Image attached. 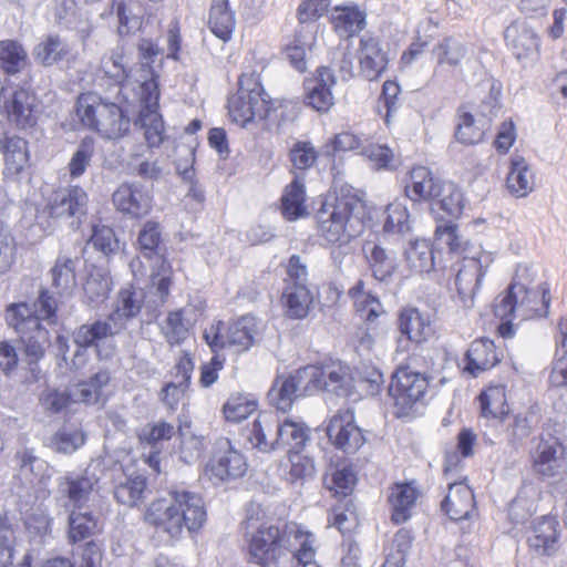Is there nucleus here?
<instances>
[{"label":"nucleus","instance_id":"nucleus-1","mask_svg":"<svg viewBox=\"0 0 567 567\" xmlns=\"http://www.w3.org/2000/svg\"><path fill=\"white\" fill-rule=\"evenodd\" d=\"M6 320L24 343L27 354L37 360L43 355L44 348L50 343L47 326L56 321V302L48 290H41L32 305H10L6 311Z\"/></svg>","mask_w":567,"mask_h":567},{"label":"nucleus","instance_id":"nucleus-2","mask_svg":"<svg viewBox=\"0 0 567 567\" xmlns=\"http://www.w3.org/2000/svg\"><path fill=\"white\" fill-rule=\"evenodd\" d=\"M146 520L172 538H178L184 529L196 532L202 528L206 522V508L198 494L175 487L169 491L168 498L150 505Z\"/></svg>","mask_w":567,"mask_h":567},{"label":"nucleus","instance_id":"nucleus-3","mask_svg":"<svg viewBox=\"0 0 567 567\" xmlns=\"http://www.w3.org/2000/svg\"><path fill=\"white\" fill-rule=\"evenodd\" d=\"M364 206L355 196L344 195L326 203L317 213L319 235L330 244L346 245L364 229Z\"/></svg>","mask_w":567,"mask_h":567},{"label":"nucleus","instance_id":"nucleus-4","mask_svg":"<svg viewBox=\"0 0 567 567\" xmlns=\"http://www.w3.org/2000/svg\"><path fill=\"white\" fill-rule=\"evenodd\" d=\"M76 115L85 127L110 140L124 136L130 128V118L125 111L93 92L79 96Z\"/></svg>","mask_w":567,"mask_h":567},{"label":"nucleus","instance_id":"nucleus-5","mask_svg":"<svg viewBox=\"0 0 567 567\" xmlns=\"http://www.w3.org/2000/svg\"><path fill=\"white\" fill-rule=\"evenodd\" d=\"M269 112L268 95L256 73L243 74L239 87L228 100V113L233 122L246 127L256 120H264Z\"/></svg>","mask_w":567,"mask_h":567},{"label":"nucleus","instance_id":"nucleus-6","mask_svg":"<svg viewBox=\"0 0 567 567\" xmlns=\"http://www.w3.org/2000/svg\"><path fill=\"white\" fill-rule=\"evenodd\" d=\"M547 292L543 286L525 289L518 285H511L507 292L496 299L494 313L499 319L512 316L523 321L546 316L549 307Z\"/></svg>","mask_w":567,"mask_h":567},{"label":"nucleus","instance_id":"nucleus-7","mask_svg":"<svg viewBox=\"0 0 567 567\" xmlns=\"http://www.w3.org/2000/svg\"><path fill=\"white\" fill-rule=\"evenodd\" d=\"M282 545L272 549L270 565L275 567H307L317 556V538L313 533L297 523L284 527Z\"/></svg>","mask_w":567,"mask_h":567},{"label":"nucleus","instance_id":"nucleus-8","mask_svg":"<svg viewBox=\"0 0 567 567\" xmlns=\"http://www.w3.org/2000/svg\"><path fill=\"white\" fill-rule=\"evenodd\" d=\"M141 62L136 68H130L127 78L124 79L122 87L136 92L141 106H158L159 90L157 73L152 63L159 54V48L151 40L143 39L138 43Z\"/></svg>","mask_w":567,"mask_h":567},{"label":"nucleus","instance_id":"nucleus-9","mask_svg":"<svg viewBox=\"0 0 567 567\" xmlns=\"http://www.w3.org/2000/svg\"><path fill=\"white\" fill-rule=\"evenodd\" d=\"M257 334V320L246 315L230 322L227 327L218 321L204 331V339L214 352L220 349L234 348L237 352L247 351Z\"/></svg>","mask_w":567,"mask_h":567},{"label":"nucleus","instance_id":"nucleus-10","mask_svg":"<svg viewBox=\"0 0 567 567\" xmlns=\"http://www.w3.org/2000/svg\"><path fill=\"white\" fill-rule=\"evenodd\" d=\"M247 471L245 456L227 439L215 443L214 452L204 467V476L214 484L241 477Z\"/></svg>","mask_w":567,"mask_h":567},{"label":"nucleus","instance_id":"nucleus-11","mask_svg":"<svg viewBox=\"0 0 567 567\" xmlns=\"http://www.w3.org/2000/svg\"><path fill=\"white\" fill-rule=\"evenodd\" d=\"M429 378L410 367L396 369L389 385V394L400 410V415L408 414L423 399L430 384Z\"/></svg>","mask_w":567,"mask_h":567},{"label":"nucleus","instance_id":"nucleus-12","mask_svg":"<svg viewBox=\"0 0 567 567\" xmlns=\"http://www.w3.org/2000/svg\"><path fill=\"white\" fill-rule=\"evenodd\" d=\"M307 371L312 391L333 392L347 396L355 386L349 368L341 362H329L322 365H308Z\"/></svg>","mask_w":567,"mask_h":567},{"label":"nucleus","instance_id":"nucleus-13","mask_svg":"<svg viewBox=\"0 0 567 567\" xmlns=\"http://www.w3.org/2000/svg\"><path fill=\"white\" fill-rule=\"evenodd\" d=\"M121 331H123L122 324L110 315L105 319H99L79 327L73 332V341L79 347L74 354L73 364L78 368L84 364L85 349L89 347H96L99 354H101V344Z\"/></svg>","mask_w":567,"mask_h":567},{"label":"nucleus","instance_id":"nucleus-14","mask_svg":"<svg viewBox=\"0 0 567 567\" xmlns=\"http://www.w3.org/2000/svg\"><path fill=\"white\" fill-rule=\"evenodd\" d=\"M89 197L79 186L56 189L47 204L51 218L68 220L71 226H79L80 219L86 214Z\"/></svg>","mask_w":567,"mask_h":567},{"label":"nucleus","instance_id":"nucleus-15","mask_svg":"<svg viewBox=\"0 0 567 567\" xmlns=\"http://www.w3.org/2000/svg\"><path fill=\"white\" fill-rule=\"evenodd\" d=\"M310 385L307 367L298 369L291 374L280 375L269 390L270 403L280 411H287L299 396L313 393Z\"/></svg>","mask_w":567,"mask_h":567},{"label":"nucleus","instance_id":"nucleus-16","mask_svg":"<svg viewBox=\"0 0 567 567\" xmlns=\"http://www.w3.org/2000/svg\"><path fill=\"white\" fill-rule=\"evenodd\" d=\"M99 476L91 466L81 473L68 472L58 478V494L73 507L81 509L96 491Z\"/></svg>","mask_w":567,"mask_h":567},{"label":"nucleus","instance_id":"nucleus-17","mask_svg":"<svg viewBox=\"0 0 567 567\" xmlns=\"http://www.w3.org/2000/svg\"><path fill=\"white\" fill-rule=\"evenodd\" d=\"M327 434L331 443L346 453L357 452L365 441L351 410L334 414L329 421Z\"/></svg>","mask_w":567,"mask_h":567},{"label":"nucleus","instance_id":"nucleus-18","mask_svg":"<svg viewBox=\"0 0 567 567\" xmlns=\"http://www.w3.org/2000/svg\"><path fill=\"white\" fill-rule=\"evenodd\" d=\"M493 261L494 256L488 251H481L475 257L464 258L456 272L455 285L465 305L478 290L482 279Z\"/></svg>","mask_w":567,"mask_h":567},{"label":"nucleus","instance_id":"nucleus-19","mask_svg":"<svg viewBox=\"0 0 567 567\" xmlns=\"http://www.w3.org/2000/svg\"><path fill=\"white\" fill-rule=\"evenodd\" d=\"M113 204L120 213L131 218H142L152 210L153 195L140 183H123L113 193Z\"/></svg>","mask_w":567,"mask_h":567},{"label":"nucleus","instance_id":"nucleus-20","mask_svg":"<svg viewBox=\"0 0 567 567\" xmlns=\"http://www.w3.org/2000/svg\"><path fill=\"white\" fill-rule=\"evenodd\" d=\"M533 471L543 477H555L565 468V447L558 439H540L532 454Z\"/></svg>","mask_w":567,"mask_h":567},{"label":"nucleus","instance_id":"nucleus-21","mask_svg":"<svg viewBox=\"0 0 567 567\" xmlns=\"http://www.w3.org/2000/svg\"><path fill=\"white\" fill-rule=\"evenodd\" d=\"M359 73L368 81L379 80L388 70L389 56L381 47L379 39L363 35L357 50Z\"/></svg>","mask_w":567,"mask_h":567},{"label":"nucleus","instance_id":"nucleus-22","mask_svg":"<svg viewBox=\"0 0 567 567\" xmlns=\"http://www.w3.org/2000/svg\"><path fill=\"white\" fill-rule=\"evenodd\" d=\"M508 48L518 60H535L539 50V38L526 20L512 22L504 31Z\"/></svg>","mask_w":567,"mask_h":567},{"label":"nucleus","instance_id":"nucleus-23","mask_svg":"<svg viewBox=\"0 0 567 567\" xmlns=\"http://www.w3.org/2000/svg\"><path fill=\"white\" fill-rule=\"evenodd\" d=\"M330 23L340 38H351L367 25V12L357 3L337 6L330 11Z\"/></svg>","mask_w":567,"mask_h":567},{"label":"nucleus","instance_id":"nucleus-24","mask_svg":"<svg viewBox=\"0 0 567 567\" xmlns=\"http://www.w3.org/2000/svg\"><path fill=\"white\" fill-rule=\"evenodd\" d=\"M280 427V419L274 413H261L255 420L252 427L247 432V440L252 447L261 452H271L279 449V437H277Z\"/></svg>","mask_w":567,"mask_h":567},{"label":"nucleus","instance_id":"nucleus-25","mask_svg":"<svg viewBox=\"0 0 567 567\" xmlns=\"http://www.w3.org/2000/svg\"><path fill=\"white\" fill-rule=\"evenodd\" d=\"M4 109L9 120L20 128L31 127L37 122V99L28 90H16L11 97L6 101Z\"/></svg>","mask_w":567,"mask_h":567},{"label":"nucleus","instance_id":"nucleus-26","mask_svg":"<svg viewBox=\"0 0 567 567\" xmlns=\"http://www.w3.org/2000/svg\"><path fill=\"white\" fill-rule=\"evenodd\" d=\"M336 82V76L329 68H319L316 78L307 84V103L319 112H327L333 105L332 87Z\"/></svg>","mask_w":567,"mask_h":567},{"label":"nucleus","instance_id":"nucleus-27","mask_svg":"<svg viewBox=\"0 0 567 567\" xmlns=\"http://www.w3.org/2000/svg\"><path fill=\"white\" fill-rule=\"evenodd\" d=\"M559 522L554 516H543L528 536L529 546L542 555H553L559 548Z\"/></svg>","mask_w":567,"mask_h":567},{"label":"nucleus","instance_id":"nucleus-28","mask_svg":"<svg viewBox=\"0 0 567 567\" xmlns=\"http://www.w3.org/2000/svg\"><path fill=\"white\" fill-rule=\"evenodd\" d=\"M284 528L272 525H261L249 542V553L255 563L264 567L270 565L272 549L282 545Z\"/></svg>","mask_w":567,"mask_h":567},{"label":"nucleus","instance_id":"nucleus-29","mask_svg":"<svg viewBox=\"0 0 567 567\" xmlns=\"http://www.w3.org/2000/svg\"><path fill=\"white\" fill-rule=\"evenodd\" d=\"M474 495L463 482L449 483V492L442 502V509L453 520L468 519L474 513Z\"/></svg>","mask_w":567,"mask_h":567},{"label":"nucleus","instance_id":"nucleus-30","mask_svg":"<svg viewBox=\"0 0 567 567\" xmlns=\"http://www.w3.org/2000/svg\"><path fill=\"white\" fill-rule=\"evenodd\" d=\"M404 185L405 196L412 202L431 200L436 198L441 186L432 172L425 166H415L406 175Z\"/></svg>","mask_w":567,"mask_h":567},{"label":"nucleus","instance_id":"nucleus-31","mask_svg":"<svg viewBox=\"0 0 567 567\" xmlns=\"http://www.w3.org/2000/svg\"><path fill=\"white\" fill-rule=\"evenodd\" d=\"M499 362L495 344L487 338L474 340L466 352L465 370L476 377Z\"/></svg>","mask_w":567,"mask_h":567},{"label":"nucleus","instance_id":"nucleus-32","mask_svg":"<svg viewBox=\"0 0 567 567\" xmlns=\"http://www.w3.org/2000/svg\"><path fill=\"white\" fill-rule=\"evenodd\" d=\"M436 198L439 199L434 203L432 212L437 220H445V217L453 220L462 215L463 194L454 183H443L439 187Z\"/></svg>","mask_w":567,"mask_h":567},{"label":"nucleus","instance_id":"nucleus-33","mask_svg":"<svg viewBox=\"0 0 567 567\" xmlns=\"http://www.w3.org/2000/svg\"><path fill=\"white\" fill-rule=\"evenodd\" d=\"M508 192L517 197H526L535 187V176L526 159L515 155L511 158V168L506 178Z\"/></svg>","mask_w":567,"mask_h":567},{"label":"nucleus","instance_id":"nucleus-34","mask_svg":"<svg viewBox=\"0 0 567 567\" xmlns=\"http://www.w3.org/2000/svg\"><path fill=\"white\" fill-rule=\"evenodd\" d=\"M419 497V491L413 483H398L391 487L389 503L392 508V520L395 524L406 522L411 516Z\"/></svg>","mask_w":567,"mask_h":567},{"label":"nucleus","instance_id":"nucleus-35","mask_svg":"<svg viewBox=\"0 0 567 567\" xmlns=\"http://www.w3.org/2000/svg\"><path fill=\"white\" fill-rule=\"evenodd\" d=\"M78 257L60 254L51 268L52 287L60 295H71L76 287Z\"/></svg>","mask_w":567,"mask_h":567},{"label":"nucleus","instance_id":"nucleus-36","mask_svg":"<svg viewBox=\"0 0 567 567\" xmlns=\"http://www.w3.org/2000/svg\"><path fill=\"white\" fill-rule=\"evenodd\" d=\"M399 329L402 334L415 343L425 341L432 334L431 322L416 308H405L399 317Z\"/></svg>","mask_w":567,"mask_h":567},{"label":"nucleus","instance_id":"nucleus-37","mask_svg":"<svg viewBox=\"0 0 567 567\" xmlns=\"http://www.w3.org/2000/svg\"><path fill=\"white\" fill-rule=\"evenodd\" d=\"M363 252L373 277L379 281H385L393 276L396 270L394 256H391L380 245L367 241L363 245Z\"/></svg>","mask_w":567,"mask_h":567},{"label":"nucleus","instance_id":"nucleus-38","mask_svg":"<svg viewBox=\"0 0 567 567\" xmlns=\"http://www.w3.org/2000/svg\"><path fill=\"white\" fill-rule=\"evenodd\" d=\"M287 315L292 319H303L313 302L312 295L305 284H288L282 293Z\"/></svg>","mask_w":567,"mask_h":567},{"label":"nucleus","instance_id":"nucleus-39","mask_svg":"<svg viewBox=\"0 0 567 567\" xmlns=\"http://www.w3.org/2000/svg\"><path fill=\"white\" fill-rule=\"evenodd\" d=\"M144 305V293L141 289L125 288L118 292L114 310L110 313L124 330L127 322L135 318Z\"/></svg>","mask_w":567,"mask_h":567},{"label":"nucleus","instance_id":"nucleus-40","mask_svg":"<svg viewBox=\"0 0 567 567\" xmlns=\"http://www.w3.org/2000/svg\"><path fill=\"white\" fill-rule=\"evenodd\" d=\"M235 13L229 9L228 0H213L208 27L220 40L228 41L235 29Z\"/></svg>","mask_w":567,"mask_h":567},{"label":"nucleus","instance_id":"nucleus-41","mask_svg":"<svg viewBox=\"0 0 567 567\" xmlns=\"http://www.w3.org/2000/svg\"><path fill=\"white\" fill-rule=\"evenodd\" d=\"M403 257L409 270L413 274L430 272L434 268L433 249L425 239L409 243Z\"/></svg>","mask_w":567,"mask_h":567},{"label":"nucleus","instance_id":"nucleus-42","mask_svg":"<svg viewBox=\"0 0 567 567\" xmlns=\"http://www.w3.org/2000/svg\"><path fill=\"white\" fill-rule=\"evenodd\" d=\"M281 210L288 220H296L308 214L305 184L298 176L285 188L281 197Z\"/></svg>","mask_w":567,"mask_h":567},{"label":"nucleus","instance_id":"nucleus-43","mask_svg":"<svg viewBox=\"0 0 567 567\" xmlns=\"http://www.w3.org/2000/svg\"><path fill=\"white\" fill-rule=\"evenodd\" d=\"M488 126L489 118L484 113L475 118L473 114L464 112L460 115L455 136L463 144H476L483 140Z\"/></svg>","mask_w":567,"mask_h":567},{"label":"nucleus","instance_id":"nucleus-44","mask_svg":"<svg viewBox=\"0 0 567 567\" xmlns=\"http://www.w3.org/2000/svg\"><path fill=\"white\" fill-rule=\"evenodd\" d=\"M112 11L118 19L120 34H127L140 28L144 9L137 0H113Z\"/></svg>","mask_w":567,"mask_h":567},{"label":"nucleus","instance_id":"nucleus-45","mask_svg":"<svg viewBox=\"0 0 567 567\" xmlns=\"http://www.w3.org/2000/svg\"><path fill=\"white\" fill-rule=\"evenodd\" d=\"M110 382L107 371H99L90 381L80 382L70 386L73 403H96L102 395V389Z\"/></svg>","mask_w":567,"mask_h":567},{"label":"nucleus","instance_id":"nucleus-46","mask_svg":"<svg viewBox=\"0 0 567 567\" xmlns=\"http://www.w3.org/2000/svg\"><path fill=\"white\" fill-rule=\"evenodd\" d=\"M137 250L145 257H163L162 226L154 220H147L138 231L136 239Z\"/></svg>","mask_w":567,"mask_h":567},{"label":"nucleus","instance_id":"nucleus-47","mask_svg":"<svg viewBox=\"0 0 567 567\" xmlns=\"http://www.w3.org/2000/svg\"><path fill=\"white\" fill-rule=\"evenodd\" d=\"M277 437H279V447H288L289 452L298 451L309 440V427L291 419L280 420Z\"/></svg>","mask_w":567,"mask_h":567},{"label":"nucleus","instance_id":"nucleus-48","mask_svg":"<svg viewBox=\"0 0 567 567\" xmlns=\"http://www.w3.org/2000/svg\"><path fill=\"white\" fill-rule=\"evenodd\" d=\"M481 415L485 419L502 420L508 413L505 388L489 386L480 395Z\"/></svg>","mask_w":567,"mask_h":567},{"label":"nucleus","instance_id":"nucleus-49","mask_svg":"<svg viewBox=\"0 0 567 567\" xmlns=\"http://www.w3.org/2000/svg\"><path fill=\"white\" fill-rule=\"evenodd\" d=\"M349 295L353 300L357 312L367 321H373L383 312L381 302L375 296L364 289L363 281H359L350 288Z\"/></svg>","mask_w":567,"mask_h":567},{"label":"nucleus","instance_id":"nucleus-50","mask_svg":"<svg viewBox=\"0 0 567 567\" xmlns=\"http://www.w3.org/2000/svg\"><path fill=\"white\" fill-rule=\"evenodd\" d=\"M158 106H141L138 123L144 128L145 138L151 147L159 146L164 140V123Z\"/></svg>","mask_w":567,"mask_h":567},{"label":"nucleus","instance_id":"nucleus-51","mask_svg":"<svg viewBox=\"0 0 567 567\" xmlns=\"http://www.w3.org/2000/svg\"><path fill=\"white\" fill-rule=\"evenodd\" d=\"M383 229L391 235H406L412 229V219L408 206L393 202L386 206Z\"/></svg>","mask_w":567,"mask_h":567},{"label":"nucleus","instance_id":"nucleus-52","mask_svg":"<svg viewBox=\"0 0 567 567\" xmlns=\"http://www.w3.org/2000/svg\"><path fill=\"white\" fill-rule=\"evenodd\" d=\"M14 461L18 475L24 485H32L47 470L45 462L37 457L31 450L17 452Z\"/></svg>","mask_w":567,"mask_h":567},{"label":"nucleus","instance_id":"nucleus-53","mask_svg":"<svg viewBox=\"0 0 567 567\" xmlns=\"http://www.w3.org/2000/svg\"><path fill=\"white\" fill-rule=\"evenodd\" d=\"M28 143L23 138L12 135L4 142L0 153L4 155L6 168L12 173H20L29 161Z\"/></svg>","mask_w":567,"mask_h":567},{"label":"nucleus","instance_id":"nucleus-54","mask_svg":"<svg viewBox=\"0 0 567 567\" xmlns=\"http://www.w3.org/2000/svg\"><path fill=\"white\" fill-rule=\"evenodd\" d=\"M69 53V45L59 35L50 34L34 48V58L43 65H52Z\"/></svg>","mask_w":567,"mask_h":567},{"label":"nucleus","instance_id":"nucleus-55","mask_svg":"<svg viewBox=\"0 0 567 567\" xmlns=\"http://www.w3.org/2000/svg\"><path fill=\"white\" fill-rule=\"evenodd\" d=\"M28 62V54L23 47L13 40L0 42V66L7 73L20 72Z\"/></svg>","mask_w":567,"mask_h":567},{"label":"nucleus","instance_id":"nucleus-56","mask_svg":"<svg viewBox=\"0 0 567 567\" xmlns=\"http://www.w3.org/2000/svg\"><path fill=\"white\" fill-rule=\"evenodd\" d=\"M97 529V518L91 512L74 508L69 516V539L80 542L92 536Z\"/></svg>","mask_w":567,"mask_h":567},{"label":"nucleus","instance_id":"nucleus-57","mask_svg":"<svg viewBox=\"0 0 567 567\" xmlns=\"http://www.w3.org/2000/svg\"><path fill=\"white\" fill-rule=\"evenodd\" d=\"M466 47L454 38H445L432 50L437 66H457L466 55Z\"/></svg>","mask_w":567,"mask_h":567},{"label":"nucleus","instance_id":"nucleus-58","mask_svg":"<svg viewBox=\"0 0 567 567\" xmlns=\"http://www.w3.org/2000/svg\"><path fill=\"white\" fill-rule=\"evenodd\" d=\"M111 278L101 271L91 272L84 284V301L92 307L104 302L111 291Z\"/></svg>","mask_w":567,"mask_h":567},{"label":"nucleus","instance_id":"nucleus-59","mask_svg":"<svg viewBox=\"0 0 567 567\" xmlns=\"http://www.w3.org/2000/svg\"><path fill=\"white\" fill-rule=\"evenodd\" d=\"M94 155V141L91 137H85L79 144L76 151L73 153L69 162V173L72 178H79L84 174L90 166Z\"/></svg>","mask_w":567,"mask_h":567},{"label":"nucleus","instance_id":"nucleus-60","mask_svg":"<svg viewBox=\"0 0 567 567\" xmlns=\"http://www.w3.org/2000/svg\"><path fill=\"white\" fill-rule=\"evenodd\" d=\"M435 228V240L441 248H447L449 251H460L464 246V239L458 234L457 226L453 220H437Z\"/></svg>","mask_w":567,"mask_h":567},{"label":"nucleus","instance_id":"nucleus-61","mask_svg":"<svg viewBox=\"0 0 567 567\" xmlns=\"http://www.w3.org/2000/svg\"><path fill=\"white\" fill-rule=\"evenodd\" d=\"M357 477L350 467L334 470L324 477V486L336 496L349 495L355 484Z\"/></svg>","mask_w":567,"mask_h":567},{"label":"nucleus","instance_id":"nucleus-62","mask_svg":"<svg viewBox=\"0 0 567 567\" xmlns=\"http://www.w3.org/2000/svg\"><path fill=\"white\" fill-rule=\"evenodd\" d=\"M257 410V402L246 395H234L224 405V414L228 421L240 422Z\"/></svg>","mask_w":567,"mask_h":567},{"label":"nucleus","instance_id":"nucleus-63","mask_svg":"<svg viewBox=\"0 0 567 567\" xmlns=\"http://www.w3.org/2000/svg\"><path fill=\"white\" fill-rule=\"evenodd\" d=\"M162 333L171 346L182 343L188 336L182 311H172L161 326Z\"/></svg>","mask_w":567,"mask_h":567},{"label":"nucleus","instance_id":"nucleus-64","mask_svg":"<svg viewBox=\"0 0 567 567\" xmlns=\"http://www.w3.org/2000/svg\"><path fill=\"white\" fill-rule=\"evenodd\" d=\"M145 487L146 482L144 477L128 478L125 483H121L115 487L114 497L123 505L134 506L142 498Z\"/></svg>","mask_w":567,"mask_h":567}]
</instances>
